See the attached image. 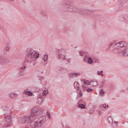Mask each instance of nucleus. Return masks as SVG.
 Instances as JSON below:
<instances>
[{
  "label": "nucleus",
  "mask_w": 128,
  "mask_h": 128,
  "mask_svg": "<svg viewBox=\"0 0 128 128\" xmlns=\"http://www.w3.org/2000/svg\"><path fill=\"white\" fill-rule=\"evenodd\" d=\"M34 118V117L32 116H25L20 117L18 118V121L20 123H28L30 122V124H28L27 126H30L33 128H35L36 127H39L45 121L46 117L44 116H43L39 118L36 122L33 121Z\"/></svg>",
  "instance_id": "nucleus-1"
},
{
  "label": "nucleus",
  "mask_w": 128,
  "mask_h": 128,
  "mask_svg": "<svg viewBox=\"0 0 128 128\" xmlns=\"http://www.w3.org/2000/svg\"><path fill=\"white\" fill-rule=\"evenodd\" d=\"M60 7L65 12H76L75 8L73 6L71 5V3L69 2H67L63 4H61Z\"/></svg>",
  "instance_id": "nucleus-2"
},
{
  "label": "nucleus",
  "mask_w": 128,
  "mask_h": 128,
  "mask_svg": "<svg viewBox=\"0 0 128 128\" xmlns=\"http://www.w3.org/2000/svg\"><path fill=\"white\" fill-rule=\"evenodd\" d=\"M127 45L126 44L124 41H121L115 44L113 46V51L116 53L117 51H122V48Z\"/></svg>",
  "instance_id": "nucleus-3"
},
{
  "label": "nucleus",
  "mask_w": 128,
  "mask_h": 128,
  "mask_svg": "<svg viewBox=\"0 0 128 128\" xmlns=\"http://www.w3.org/2000/svg\"><path fill=\"white\" fill-rule=\"evenodd\" d=\"M34 52L33 50L31 48L27 49L26 57L24 62V63L30 62L32 61Z\"/></svg>",
  "instance_id": "nucleus-4"
},
{
  "label": "nucleus",
  "mask_w": 128,
  "mask_h": 128,
  "mask_svg": "<svg viewBox=\"0 0 128 128\" xmlns=\"http://www.w3.org/2000/svg\"><path fill=\"white\" fill-rule=\"evenodd\" d=\"M12 112L10 111L9 114L4 115V118L7 123H6L4 124V128L9 127L12 125Z\"/></svg>",
  "instance_id": "nucleus-5"
},
{
  "label": "nucleus",
  "mask_w": 128,
  "mask_h": 128,
  "mask_svg": "<svg viewBox=\"0 0 128 128\" xmlns=\"http://www.w3.org/2000/svg\"><path fill=\"white\" fill-rule=\"evenodd\" d=\"M41 113V112L37 107L34 108L30 111L31 116H33L40 115Z\"/></svg>",
  "instance_id": "nucleus-6"
},
{
  "label": "nucleus",
  "mask_w": 128,
  "mask_h": 128,
  "mask_svg": "<svg viewBox=\"0 0 128 128\" xmlns=\"http://www.w3.org/2000/svg\"><path fill=\"white\" fill-rule=\"evenodd\" d=\"M116 54L121 56H128V47L122 49V51H117Z\"/></svg>",
  "instance_id": "nucleus-7"
},
{
  "label": "nucleus",
  "mask_w": 128,
  "mask_h": 128,
  "mask_svg": "<svg viewBox=\"0 0 128 128\" xmlns=\"http://www.w3.org/2000/svg\"><path fill=\"white\" fill-rule=\"evenodd\" d=\"M79 14L83 15H88V16H91V15H92L93 13L91 11L88 10H82L81 12H80Z\"/></svg>",
  "instance_id": "nucleus-8"
},
{
  "label": "nucleus",
  "mask_w": 128,
  "mask_h": 128,
  "mask_svg": "<svg viewBox=\"0 0 128 128\" xmlns=\"http://www.w3.org/2000/svg\"><path fill=\"white\" fill-rule=\"evenodd\" d=\"M74 86L76 89L78 90V93L79 94H80V96H82V94L81 93V90L79 88V85L78 83L77 82H75L74 84Z\"/></svg>",
  "instance_id": "nucleus-9"
},
{
  "label": "nucleus",
  "mask_w": 128,
  "mask_h": 128,
  "mask_svg": "<svg viewBox=\"0 0 128 128\" xmlns=\"http://www.w3.org/2000/svg\"><path fill=\"white\" fill-rule=\"evenodd\" d=\"M80 74L77 72L70 73V76L71 78H73L74 76L77 77L80 75Z\"/></svg>",
  "instance_id": "nucleus-10"
},
{
  "label": "nucleus",
  "mask_w": 128,
  "mask_h": 128,
  "mask_svg": "<svg viewBox=\"0 0 128 128\" xmlns=\"http://www.w3.org/2000/svg\"><path fill=\"white\" fill-rule=\"evenodd\" d=\"M84 56V57L83 59V60L84 61L87 60L88 58L90 57L89 55L86 53H85Z\"/></svg>",
  "instance_id": "nucleus-11"
},
{
  "label": "nucleus",
  "mask_w": 128,
  "mask_h": 128,
  "mask_svg": "<svg viewBox=\"0 0 128 128\" xmlns=\"http://www.w3.org/2000/svg\"><path fill=\"white\" fill-rule=\"evenodd\" d=\"M26 67L25 66H22L20 68L18 69V70L19 71L20 73H22L24 71Z\"/></svg>",
  "instance_id": "nucleus-12"
},
{
  "label": "nucleus",
  "mask_w": 128,
  "mask_h": 128,
  "mask_svg": "<svg viewBox=\"0 0 128 128\" xmlns=\"http://www.w3.org/2000/svg\"><path fill=\"white\" fill-rule=\"evenodd\" d=\"M39 54L37 52L34 53L33 56V58H36L39 57Z\"/></svg>",
  "instance_id": "nucleus-13"
},
{
  "label": "nucleus",
  "mask_w": 128,
  "mask_h": 128,
  "mask_svg": "<svg viewBox=\"0 0 128 128\" xmlns=\"http://www.w3.org/2000/svg\"><path fill=\"white\" fill-rule=\"evenodd\" d=\"M94 82V81H91L90 82L88 81H86V82L84 81V83L85 84H86L87 85H89L90 84H92V82Z\"/></svg>",
  "instance_id": "nucleus-14"
},
{
  "label": "nucleus",
  "mask_w": 128,
  "mask_h": 128,
  "mask_svg": "<svg viewBox=\"0 0 128 128\" xmlns=\"http://www.w3.org/2000/svg\"><path fill=\"white\" fill-rule=\"evenodd\" d=\"M108 120L109 124H111L113 122V120L111 116H109Z\"/></svg>",
  "instance_id": "nucleus-15"
},
{
  "label": "nucleus",
  "mask_w": 128,
  "mask_h": 128,
  "mask_svg": "<svg viewBox=\"0 0 128 128\" xmlns=\"http://www.w3.org/2000/svg\"><path fill=\"white\" fill-rule=\"evenodd\" d=\"M10 96L12 99H13L16 97V95L14 93L10 95Z\"/></svg>",
  "instance_id": "nucleus-16"
},
{
  "label": "nucleus",
  "mask_w": 128,
  "mask_h": 128,
  "mask_svg": "<svg viewBox=\"0 0 128 128\" xmlns=\"http://www.w3.org/2000/svg\"><path fill=\"white\" fill-rule=\"evenodd\" d=\"M87 60L88 63L89 64H91L93 60L90 57L88 58Z\"/></svg>",
  "instance_id": "nucleus-17"
},
{
  "label": "nucleus",
  "mask_w": 128,
  "mask_h": 128,
  "mask_svg": "<svg viewBox=\"0 0 128 128\" xmlns=\"http://www.w3.org/2000/svg\"><path fill=\"white\" fill-rule=\"evenodd\" d=\"M44 58H42V59L43 60L45 61H46L48 59V56L46 54H44Z\"/></svg>",
  "instance_id": "nucleus-18"
},
{
  "label": "nucleus",
  "mask_w": 128,
  "mask_h": 128,
  "mask_svg": "<svg viewBox=\"0 0 128 128\" xmlns=\"http://www.w3.org/2000/svg\"><path fill=\"white\" fill-rule=\"evenodd\" d=\"M6 62V60L4 59H0V64H4Z\"/></svg>",
  "instance_id": "nucleus-19"
},
{
  "label": "nucleus",
  "mask_w": 128,
  "mask_h": 128,
  "mask_svg": "<svg viewBox=\"0 0 128 128\" xmlns=\"http://www.w3.org/2000/svg\"><path fill=\"white\" fill-rule=\"evenodd\" d=\"M78 107L82 108H84L85 106L83 104H79L78 105Z\"/></svg>",
  "instance_id": "nucleus-20"
},
{
  "label": "nucleus",
  "mask_w": 128,
  "mask_h": 128,
  "mask_svg": "<svg viewBox=\"0 0 128 128\" xmlns=\"http://www.w3.org/2000/svg\"><path fill=\"white\" fill-rule=\"evenodd\" d=\"M86 53V52H85L82 51L79 52V54L81 56L84 55Z\"/></svg>",
  "instance_id": "nucleus-21"
},
{
  "label": "nucleus",
  "mask_w": 128,
  "mask_h": 128,
  "mask_svg": "<svg viewBox=\"0 0 128 128\" xmlns=\"http://www.w3.org/2000/svg\"><path fill=\"white\" fill-rule=\"evenodd\" d=\"M103 72L102 70L100 71H98L97 72V74L98 75H100L102 76H104L103 74H102V73Z\"/></svg>",
  "instance_id": "nucleus-22"
},
{
  "label": "nucleus",
  "mask_w": 128,
  "mask_h": 128,
  "mask_svg": "<svg viewBox=\"0 0 128 128\" xmlns=\"http://www.w3.org/2000/svg\"><path fill=\"white\" fill-rule=\"evenodd\" d=\"M48 93V91L45 90L42 92V95L44 96H45Z\"/></svg>",
  "instance_id": "nucleus-23"
},
{
  "label": "nucleus",
  "mask_w": 128,
  "mask_h": 128,
  "mask_svg": "<svg viewBox=\"0 0 128 128\" xmlns=\"http://www.w3.org/2000/svg\"><path fill=\"white\" fill-rule=\"evenodd\" d=\"M26 93L27 95L30 96H32V92L29 91H26Z\"/></svg>",
  "instance_id": "nucleus-24"
},
{
  "label": "nucleus",
  "mask_w": 128,
  "mask_h": 128,
  "mask_svg": "<svg viewBox=\"0 0 128 128\" xmlns=\"http://www.w3.org/2000/svg\"><path fill=\"white\" fill-rule=\"evenodd\" d=\"M106 104H103L102 105V106L104 108H107L108 107V105H107L106 106Z\"/></svg>",
  "instance_id": "nucleus-25"
},
{
  "label": "nucleus",
  "mask_w": 128,
  "mask_h": 128,
  "mask_svg": "<svg viewBox=\"0 0 128 128\" xmlns=\"http://www.w3.org/2000/svg\"><path fill=\"white\" fill-rule=\"evenodd\" d=\"M105 83V82H101L100 84H101V85L100 86V87H101V88L102 87L104 86Z\"/></svg>",
  "instance_id": "nucleus-26"
},
{
  "label": "nucleus",
  "mask_w": 128,
  "mask_h": 128,
  "mask_svg": "<svg viewBox=\"0 0 128 128\" xmlns=\"http://www.w3.org/2000/svg\"><path fill=\"white\" fill-rule=\"evenodd\" d=\"M100 94L102 95L104 93V91L102 89H101L100 91Z\"/></svg>",
  "instance_id": "nucleus-27"
},
{
  "label": "nucleus",
  "mask_w": 128,
  "mask_h": 128,
  "mask_svg": "<svg viewBox=\"0 0 128 128\" xmlns=\"http://www.w3.org/2000/svg\"><path fill=\"white\" fill-rule=\"evenodd\" d=\"M92 89H91L90 88H88L86 90V91H87L88 92H91L92 91Z\"/></svg>",
  "instance_id": "nucleus-28"
},
{
  "label": "nucleus",
  "mask_w": 128,
  "mask_h": 128,
  "mask_svg": "<svg viewBox=\"0 0 128 128\" xmlns=\"http://www.w3.org/2000/svg\"><path fill=\"white\" fill-rule=\"evenodd\" d=\"M10 48V47L7 46V47L4 50L7 52L9 50Z\"/></svg>",
  "instance_id": "nucleus-29"
},
{
  "label": "nucleus",
  "mask_w": 128,
  "mask_h": 128,
  "mask_svg": "<svg viewBox=\"0 0 128 128\" xmlns=\"http://www.w3.org/2000/svg\"><path fill=\"white\" fill-rule=\"evenodd\" d=\"M42 95L41 94L39 95L38 96V98L42 99L43 97Z\"/></svg>",
  "instance_id": "nucleus-30"
},
{
  "label": "nucleus",
  "mask_w": 128,
  "mask_h": 128,
  "mask_svg": "<svg viewBox=\"0 0 128 128\" xmlns=\"http://www.w3.org/2000/svg\"><path fill=\"white\" fill-rule=\"evenodd\" d=\"M93 60H94V62L95 63L98 62V59H95L94 58H93Z\"/></svg>",
  "instance_id": "nucleus-31"
},
{
  "label": "nucleus",
  "mask_w": 128,
  "mask_h": 128,
  "mask_svg": "<svg viewBox=\"0 0 128 128\" xmlns=\"http://www.w3.org/2000/svg\"><path fill=\"white\" fill-rule=\"evenodd\" d=\"M46 113L47 114V115H48V117L50 119V114H49V113L48 112H47Z\"/></svg>",
  "instance_id": "nucleus-32"
},
{
  "label": "nucleus",
  "mask_w": 128,
  "mask_h": 128,
  "mask_svg": "<svg viewBox=\"0 0 128 128\" xmlns=\"http://www.w3.org/2000/svg\"><path fill=\"white\" fill-rule=\"evenodd\" d=\"M2 108L4 109V110H8L7 108L6 107L4 106L2 107Z\"/></svg>",
  "instance_id": "nucleus-33"
},
{
  "label": "nucleus",
  "mask_w": 128,
  "mask_h": 128,
  "mask_svg": "<svg viewBox=\"0 0 128 128\" xmlns=\"http://www.w3.org/2000/svg\"><path fill=\"white\" fill-rule=\"evenodd\" d=\"M44 11H42L41 12V14H42L43 15H44V16L46 15V14L44 13Z\"/></svg>",
  "instance_id": "nucleus-34"
},
{
  "label": "nucleus",
  "mask_w": 128,
  "mask_h": 128,
  "mask_svg": "<svg viewBox=\"0 0 128 128\" xmlns=\"http://www.w3.org/2000/svg\"><path fill=\"white\" fill-rule=\"evenodd\" d=\"M66 61L67 62H68V63H70V59H67V60Z\"/></svg>",
  "instance_id": "nucleus-35"
},
{
  "label": "nucleus",
  "mask_w": 128,
  "mask_h": 128,
  "mask_svg": "<svg viewBox=\"0 0 128 128\" xmlns=\"http://www.w3.org/2000/svg\"><path fill=\"white\" fill-rule=\"evenodd\" d=\"M94 110H91L90 111V114H92L93 113Z\"/></svg>",
  "instance_id": "nucleus-36"
},
{
  "label": "nucleus",
  "mask_w": 128,
  "mask_h": 128,
  "mask_svg": "<svg viewBox=\"0 0 128 128\" xmlns=\"http://www.w3.org/2000/svg\"><path fill=\"white\" fill-rule=\"evenodd\" d=\"M112 43H113V44H115L116 43V42L115 40H114L112 42Z\"/></svg>",
  "instance_id": "nucleus-37"
},
{
  "label": "nucleus",
  "mask_w": 128,
  "mask_h": 128,
  "mask_svg": "<svg viewBox=\"0 0 128 128\" xmlns=\"http://www.w3.org/2000/svg\"><path fill=\"white\" fill-rule=\"evenodd\" d=\"M113 45V43H112V42L109 45V46H112Z\"/></svg>",
  "instance_id": "nucleus-38"
},
{
  "label": "nucleus",
  "mask_w": 128,
  "mask_h": 128,
  "mask_svg": "<svg viewBox=\"0 0 128 128\" xmlns=\"http://www.w3.org/2000/svg\"><path fill=\"white\" fill-rule=\"evenodd\" d=\"M82 99L80 100H79V103H81L82 102Z\"/></svg>",
  "instance_id": "nucleus-39"
},
{
  "label": "nucleus",
  "mask_w": 128,
  "mask_h": 128,
  "mask_svg": "<svg viewBox=\"0 0 128 128\" xmlns=\"http://www.w3.org/2000/svg\"><path fill=\"white\" fill-rule=\"evenodd\" d=\"M65 127L66 128H69V126L68 125L66 126Z\"/></svg>",
  "instance_id": "nucleus-40"
},
{
  "label": "nucleus",
  "mask_w": 128,
  "mask_h": 128,
  "mask_svg": "<svg viewBox=\"0 0 128 128\" xmlns=\"http://www.w3.org/2000/svg\"><path fill=\"white\" fill-rule=\"evenodd\" d=\"M114 122V123H116L117 124H118V122L115 121V122Z\"/></svg>",
  "instance_id": "nucleus-41"
},
{
  "label": "nucleus",
  "mask_w": 128,
  "mask_h": 128,
  "mask_svg": "<svg viewBox=\"0 0 128 128\" xmlns=\"http://www.w3.org/2000/svg\"><path fill=\"white\" fill-rule=\"evenodd\" d=\"M66 59V58H65V56H64V58H63V59Z\"/></svg>",
  "instance_id": "nucleus-42"
},
{
  "label": "nucleus",
  "mask_w": 128,
  "mask_h": 128,
  "mask_svg": "<svg viewBox=\"0 0 128 128\" xmlns=\"http://www.w3.org/2000/svg\"><path fill=\"white\" fill-rule=\"evenodd\" d=\"M60 55H59V56H58V58H59V59H60Z\"/></svg>",
  "instance_id": "nucleus-43"
},
{
  "label": "nucleus",
  "mask_w": 128,
  "mask_h": 128,
  "mask_svg": "<svg viewBox=\"0 0 128 128\" xmlns=\"http://www.w3.org/2000/svg\"><path fill=\"white\" fill-rule=\"evenodd\" d=\"M97 84V83H96V85H94L93 84H92V85H93V86H96Z\"/></svg>",
  "instance_id": "nucleus-44"
},
{
  "label": "nucleus",
  "mask_w": 128,
  "mask_h": 128,
  "mask_svg": "<svg viewBox=\"0 0 128 128\" xmlns=\"http://www.w3.org/2000/svg\"><path fill=\"white\" fill-rule=\"evenodd\" d=\"M2 28V27L0 25V29H1Z\"/></svg>",
  "instance_id": "nucleus-45"
},
{
  "label": "nucleus",
  "mask_w": 128,
  "mask_h": 128,
  "mask_svg": "<svg viewBox=\"0 0 128 128\" xmlns=\"http://www.w3.org/2000/svg\"><path fill=\"white\" fill-rule=\"evenodd\" d=\"M24 128H28V127H26Z\"/></svg>",
  "instance_id": "nucleus-46"
},
{
  "label": "nucleus",
  "mask_w": 128,
  "mask_h": 128,
  "mask_svg": "<svg viewBox=\"0 0 128 128\" xmlns=\"http://www.w3.org/2000/svg\"><path fill=\"white\" fill-rule=\"evenodd\" d=\"M128 126V123L126 122Z\"/></svg>",
  "instance_id": "nucleus-47"
},
{
  "label": "nucleus",
  "mask_w": 128,
  "mask_h": 128,
  "mask_svg": "<svg viewBox=\"0 0 128 128\" xmlns=\"http://www.w3.org/2000/svg\"><path fill=\"white\" fill-rule=\"evenodd\" d=\"M109 48H110V47H109Z\"/></svg>",
  "instance_id": "nucleus-48"
}]
</instances>
